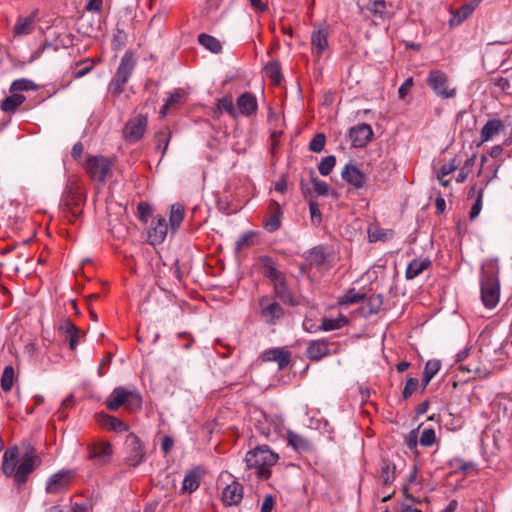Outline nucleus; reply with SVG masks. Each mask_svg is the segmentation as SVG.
<instances>
[{
    "label": "nucleus",
    "mask_w": 512,
    "mask_h": 512,
    "mask_svg": "<svg viewBox=\"0 0 512 512\" xmlns=\"http://www.w3.org/2000/svg\"><path fill=\"white\" fill-rule=\"evenodd\" d=\"M500 267L497 259H487L481 266V301L488 309L497 306L500 299Z\"/></svg>",
    "instance_id": "1"
},
{
    "label": "nucleus",
    "mask_w": 512,
    "mask_h": 512,
    "mask_svg": "<svg viewBox=\"0 0 512 512\" xmlns=\"http://www.w3.org/2000/svg\"><path fill=\"white\" fill-rule=\"evenodd\" d=\"M85 201V194L77 181H69L62 194L60 208L70 223L82 215Z\"/></svg>",
    "instance_id": "2"
},
{
    "label": "nucleus",
    "mask_w": 512,
    "mask_h": 512,
    "mask_svg": "<svg viewBox=\"0 0 512 512\" xmlns=\"http://www.w3.org/2000/svg\"><path fill=\"white\" fill-rule=\"evenodd\" d=\"M279 457L267 445L257 446L247 452L245 457L248 469H255L260 479H268L271 475L270 468L275 465Z\"/></svg>",
    "instance_id": "3"
},
{
    "label": "nucleus",
    "mask_w": 512,
    "mask_h": 512,
    "mask_svg": "<svg viewBox=\"0 0 512 512\" xmlns=\"http://www.w3.org/2000/svg\"><path fill=\"white\" fill-rule=\"evenodd\" d=\"M123 406L128 412H137L142 408V396L137 389H128L119 386L113 389L106 399V407L110 411H117Z\"/></svg>",
    "instance_id": "4"
},
{
    "label": "nucleus",
    "mask_w": 512,
    "mask_h": 512,
    "mask_svg": "<svg viewBox=\"0 0 512 512\" xmlns=\"http://www.w3.org/2000/svg\"><path fill=\"white\" fill-rule=\"evenodd\" d=\"M134 58L130 53H125L121 58L117 71L109 83L108 91L113 96H119L124 85L128 82L134 69Z\"/></svg>",
    "instance_id": "5"
},
{
    "label": "nucleus",
    "mask_w": 512,
    "mask_h": 512,
    "mask_svg": "<svg viewBox=\"0 0 512 512\" xmlns=\"http://www.w3.org/2000/svg\"><path fill=\"white\" fill-rule=\"evenodd\" d=\"M427 84L442 99L454 98L457 94L455 87H449V78L441 70H431L427 77Z\"/></svg>",
    "instance_id": "6"
},
{
    "label": "nucleus",
    "mask_w": 512,
    "mask_h": 512,
    "mask_svg": "<svg viewBox=\"0 0 512 512\" xmlns=\"http://www.w3.org/2000/svg\"><path fill=\"white\" fill-rule=\"evenodd\" d=\"M148 119L144 114H136L128 119L122 130V136L128 143L138 142L145 134Z\"/></svg>",
    "instance_id": "7"
},
{
    "label": "nucleus",
    "mask_w": 512,
    "mask_h": 512,
    "mask_svg": "<svg viewBox=\"0 0 512 512\" xmlns=\"http://www.w3.org/2000/svg\"><path fill=\"white\" fill-rule=\"evenodd\" d=\"M112 163L104 156H88L85 169L92 180L105 183L111 171Z\"/></svg>",
    "instance_id": "8"
},
{
    "label": "nucleus",
    "mask_w": 512,
    "mask_h": 512,
    "mask_svg": "<svg viewBox=\"0 0 512 512\" xmlns=\"http://www.w3.org/2000/svg\"><path fill=\"white\" fill-rule=\"evenodd\" d=\"M258 304L260 316L269 325H275L284 315L282 306L270 296H261Z\"/></svg>",
    "instance_id": "9"
},
{
    "label": "nucleus",
    "mask_w": 512,
    "mask_h": 512,
    "mask_svg": "<svg viewBox=\"0 0 512 512\" xmlns=\"http://www.w3.org/2000/svg\"><path fill=\"white\" fill-rule=\"evenodd\" d=\"M127 455L125 463L131 467H137L145 461V447L140 438L130 433L125 441Z\"/></svg>",
    "instance_id": "10"
},
{
    "label": "nucleus",
    "mask_w": 512,
    "mask_h": 512,
    "mask_svg": "<svg viewBox=\"0 0 512 512\" xmlns=\"http://www.w3.org/2000/svg\"><path fill=\"white\" fill-rule=\"evenodd\" d=\"M88 457L98 465H105L110 462L114 450L110 442L99 440L88 446Z\"/></svg>",
    "instance_id": "11"
},
{
    "label": "nucleus",
    "mask_w": 512,
    "mask_h": 512,
    "mask_svg": "<svg viewBox=\"0 0 512 512\" xmlns=\"http://www.w3.org/2000/svg\"><path fill=\"white\" fill-rule=\"evenodd\" d=\"M373 137V130L369 124L361 123L349 130V139L355 148L366 146Z\"/></svg>",
    "instance_id": "12"
},
{
    "label": "nucleus",
    "mask_w": 512,
    "mask_h": 512,
    "mask_svg": "<svg viewBox=\"0 0 512 512\" xmlns=\"http://www.w3.org/2000/svg\"><path fill=\"white\" fill-rule=\"evenodd\" d=\"M328 35L327 26H319L311 33V52L317 58H320L329 47Z\"/></svg>",
    "instance_id": "13"
},
{
    "label": "nucleus",
    "mask_w": 512,
    "mask_h": 512,
    "mask_svg": "<svg viewBox=\"0 0 512 512\" xmlns=\"http://www.w3.org/2000/svg\"><path fill=\"white\" fill-rule=\"evenodd\" d=\"M168 233V225L164 217H155L148 229V242L152 245H158L164 242Z\"/></svg>",
    "instance_id": "14"
},
{
    "label": "nucleus",
    "mask_w": 512,
    "mask_h": 512,
    "mask_svg": "<svg viewBox=\"0 0 512 512\" xmlns=\"http://www.w3.org/2000/svg\"><path fill=\"white\" fill-rule=\"evenodd\" d=\"M330 355V343L326 339L311 340L306 348V356L311 361H320Z\"/></svg>",
    "instance_id": "15"
},
{
    "label": "nucleus",
    "mask_w": 512,
    "mask_h": 512,
    "mask_svg": "<svg viewBox=\"0 0 512 512\" xmlns=\"http://www.w3.org/2000/svg\"><path fill=\"white\" fill-rule=\"evenodd\" d=\"M341 177L356 189L362 188L366 182L365 174L356 165L351 163L343 167Z\"/></svg>",
    "instance_id": "16"
},
{
    "label": "nucleus",
    "mask_w": 512,
    "mask_h": 512,
    "mask_svg": "<svg viewBox=\"0 0 512 512\" xmlns=\"http://www.w3.org/2000/svg\"><path fill=\"white\" fill-rule=\"evenodd\" d=\"M262 359L265 362H276L279 370L285 369L291 360V352L281 348H273L264 351Z\"/></svg>",
    "instance_id": "17"
},
{
    "label": "nucleus",
    "mask_w": 512,
    "mask_h": 512,
    "mask_svg": "<svg viewBox=\"0 0 512 512\" xmlns=\"http://www.w3.org/2000/svg\"><path fill=\"white\" fill-rule=\"evenodd\" d=\"M505 125L501 119L492 118L489 119L481 129L480 136L481 140L477 144V147H480L485 142L492 140L496 135H498L501 131H503Z\"/></svg>",
    "instance_id": "18"
},
{
    "label": "nucleus",
    "mask_w": 512,
    "mask_h": 512,
    "mask_svg": "<svg viewBox=\"0 0 512 512\" xmlns=\"http://www.w3.org/2000/svg\"><path fill=\"white\" fill-rule=\"evenodd\" d=\"M243 499V486L237 481L227 485L222 492V502L226 506L238 505Z\"/></svg>",
    "instance_id": "19"
},
{
    "label": "nucleus",
    "mask_w": 512,
    "mask_h": 512,
    "mask_svg": "<svg viewBox=\"0 0 512 512\" xmlns=\"http://www.w3.org/2000/svg\"><path fill=\"white\" fill-rule=\"evenodd\" d=\"M59 331L65 335L66 340L69 342V348L75 350L79 342L80 330L78 327L68 318H63L59 322Z\"/></svg>",
    "instance_id": "20"
},
{
    "label": "nucleus",
    "mask_w": 512,
    "mask_h": 512,
    "mask_svg": "<svg viewBox=\"0 0 512 512\" xmlns=\"http://www.w3.org/2000/svg\"><path fill=\"white\" fill-rule=\"evenodd\" d=\"M257 108V99L252 93L245 92L238 97L236 107L238 115L251 116L256 112Z\"/></svg>",
    "instance_id": "21"
},
{
    "label": "nucleus",
    "mask_w": 512,
    "mask_h": 512,
    "mask_svg": "<svg viewBox=\"0 0 512 512\" xmlns=\"http://www.w3.org/2000/svg\"><path fill=\"white\" fill-rule=\"evenodd\" d=\"M282 209L280 205L273 201L270 205V213L263 222V227L266 231L273 233L281 227Z\"/></svg>",
    "instance_id": "22"
},
{
    "label": "nucleus",
    "mask_w": 512,
    "mask_h": 512,
    "mask_svg": "<svg viewBox=\"0 0 512 512\" xmlns=\"http://www.w3.org/2000/svg\"><path fill=\"white\" fill-rule=\"evenodd\" d=\"M272 284L275 296L277 298H279L283 303H288L290 305L295 304L293 293L287 286L284 274L279 278L275 279L274 281H272Z\"/></svg>",
    "instance_id": "23"
},
{
    "label": "nucleus",
    "mask_w": 512,
    "mask_h": 512,
    "mask_svg": "<svg viewBox=\"0 0 512 512\" xmlns=\"http://www.w3.org/2000/svg\"><path fill=\"white\" fill-rule=\"evenodd\" d=\"M35 28V15L23 17L19 16L16 24L13 27V34L15 37H21L31 34Z\"/></svg>",
    "instance_id": "24"
},
{
    "label": "nucleus",
    "mask_w": 512,
    "mask_h": 512,
    "mask_svg": "<svg viewBox=\"0 0 512 512\" xmlns=\"http://www.w3.org/2000/svg\"><path fill=\"white\" fill-rule=\"evenodd\" d=\"M35 468V459L32 456L25 457L22 462L17 466L14 473V480L18 484H24L27 481L28 475Z\"/></svg>",
    "instance_id": "25"
},
{
    "label": "nucleus",
    "mask_w": 512,
    "mask_h": 512,
    "mask_svg": "<svg viewBox=\"0 0 512 512\" xmlns=\"http://www.w3.org/2000/svg\"><path fill=\"white\" fill-rule=\"evenodd\" d=\"M18 455L19 452L17 447L10 448L4 452L2 471L7 477H14V473L17 469L16 460Z\"/></svg>",
    "instance_id": "26"
},
{
    "label": "nucleus",
    "mask_w": 512,
    "mask_h": 512,
    "mask_svg": "<svg viewBox=\"0 0 512 512\" xmlns=\"http://www.w3.org/2000/svg\"><path fill=\"white\" fill-rule=\"evenodd\" d=\"M99 422L106 429H108L110 431L117 432V433H122V432H126L129 430L128 424H126L119 418L108 415V414H100Z\"/></svg>",
    "instance_id": "27"
},
{
    "label": "nucleus",
    "mask_w": 512,
    "mask_h": 512,
    "mask_svg": "<svg viewBox=\"0 0 512 512\" xmlns=\"http://www.w3.org/2000/svg\"><path fill=\"white\" fill-rule=\"evenodd\" d=\"M430 265L431 260L429 258L413 259L406 268L405 276L408 280L414 279Z\"/></svg>",
    "instance_id": "28"
},
{
    "label": "nucleus",
    "mask_w": 512,
    "mask_h": 512,
    "mask_svg": "<svg viewBox=\"0 0 512 512\" xmlns=\"http://www.w3.org/2000/svg\"><path fill=\"white\" fill-rule=\"evenodd\" d=\"M383 305V297L380 294H374L368 297L364 305L361 307V315L369 317L377 314Z\"/></svg>",
    "instance_id": "29"
},
{
    "label": "nucleus",
    "mask_w": 512,
    "mask_h": 512,
    "mask_svg": "<svg viewBox=\"0 0 512 512\" xmlns=\"http://www.w3.org/2000/svg\"><path fill=\"white\" fill-rule=\"evenodd\" d=\"M201 482L200 470L198 468L190 470L183 479L181 493L196 491Z\"/></svg>",
    "instance_id": "30"
},
{
    "label": "nucleus",
    "mask_w": 512,
    "mask_h": 512,
    "mask_svg": "<svg viewBox=\"0 0 512 512\" xmlns=\"http://www.w3.org/2000/svg\"><path fill=\"white\" fill-rule=\"evenodd\" d=\"M64 472L53 474L46 482V491L51 494H57L63 490L67 484Z\"/></svg>",
    "instance_id": "31"
},
{
    "label": "nucleus",
    "mask_w": 512,
    "mask_h": 512,
    "mask_svg": "<svg viewBox=\"0 0 512 512\" xmlns=\"http://www.w3.org/2000/svg\"><path fill=\"white\" fill-rule=\"evenodd\" d=\"M260 263L263 268V275L271 282L284 274L276 268L275 262L270 256H261Z\"/></svg>",
    "instance_id": "32"
},
{
    "label": "nucleus",
    "mask_w": 512,
    "mask_h": 512,
    "mask_svg": "<svg viewBox=\"0 0 512 512\" xmlns=\"http://www.w3.org/2000/svg\"><path fill=\"white\" fill-rule=\"evenodd\" d=\"M396 466L391 461L384 459L380 464V480L384 485H391L395 480Z\"/></svg>",
    "instance_id": "33"
},
{
    "label": "nucleus",
    "mask_w": 512,
    "mask_h": 512,
    "mask_svg": "<svg viewBox=\"0 0 512 512\" xmlns=\"http://www.w3.org/2000/svg\"><path fill=\"white\" fill-rule=\"evenodd\" d=\"M185 216L184 206L180 203H174L170 207L169 222L172 231L177 230Z\"/></svg>",
    "instance_id": "34"
},
{
    "label": "nucleus",
    "mask_w": 512,
    "mask_h": 512,
    "mask_svg": "<svg viewBox=\"0 0 512 512\" xmlns=\"http://www.w3.org/2000/svg\"><path fill=\"white\" fill-rule=\"evenodd\" d=\"M222 111H225L233 118L238 117V110L236 109L231 96H224L218 100L214 113L220 115Z\"/></svg>",
    "instance_id": "35"
},
{
    "label": "nucleus",
    "mask_w": 512,
    "mask_h": 512,
    "mask_svg": "<svg viewBox=\"0 0 512 512\" xmlns=\"http://www.w3.org/2000/svg\"><path fill=\"white\" fill-rule=\"evenodd\" d=\"M348 323L346 316L340 314L336 318H323L319 330L333 331L344 327Z\"/></svg>",
    "instance_id": "36"
},
{
    "label": "nucleus",
    "mask_w": 512,
    "mask_h": 512,
    "mask_svg": "<svg viewBox=\"0 0 512 512\" xmlns=\"http://www.w3.org/2000/svg\"><path fill=\"white\" fill-rule=\"evenodd\" d=\"M287 442L297 451H305L310 448V443L306 438L291 430L287 431Z\"/></svg>",
    "instance_id": "37"
},
{
    "label": "nucleus",
    "mask_w": 512,
    "mask_h": 512,
    "mask_svg": "<svg viewBox=\"0 0 512 512\" xmlns=\"http://www.w3.org/2000/svg\"><path fill=\"white\" fill-rule=\"evenodd\" d=\"M25 96L22 94L14 93L1 102V109L6 113L14 112L25 101Z\"/></svg>",
    "instance_id": "38"
},
{
    "label": "nucleus",
    "mask_w": 512,
    "mask_h": 512,
    "mask_svg": "<svg viewBox=\"0 0 512 512\" xmlns=\"http://www.w3.org/2000/svg\"><path fill=\"white\" fill-rule=\"evenodd\" d=\"M441 368V362L437 359L427 361L423 373V386L424 388L429 384L431 379L438 373Z\"/></svg>",
    "instance_id": "39"
},
{
    "label": "nucleus",
    "mask_w": 512,
    "mask_h": 512,
    "mask_svg": "<svg viewBox=\"0 0 512 512\" xmlns=\"http://www.w3.org/2000/svg\"><path fill=\"white\" fill-rule=\"evenodd\" d=\"M199 43L212 53H219L222 49L220 41L208 34L202 33L198 36Z\"/></svg>",
    "instance_id": "40"
},
{
    "label": "nucleus",
    "mask_w": 512,
    "mask_h": 512,
    "mask_svg": "<svg viewBox=\"0 0 512 512\" xmlns=\"http://www.w3.org/2000/svg\"><path fill=\"white\" fill-rule=\"evenodd\" d=\"M264 71H265V75L269 79H271V81L274 84L278 85L281 83V80H282L281 66L278 62H276V61L269 62L265 66Z\"/></svg>",
    "instance_id": "41"
},
{
    "label": "nucleus",
    "mask_w": 512,
    "mask_h": 512,
    "mask_svg": "<svg viewBox=\"0 0 512 512\" xmlns=\"http://www.w3.org/2000/svg\"><path fill=\"white\" fill-rule=\"evenodd\" d=\"M473 12V7L468 4H463L460 8H458L453 17L450 19V25L455 26L461 24L465 21Z\"/></svg>",
    "instance_id": "42"
},
{
    "label": "nucleus",
    "mask_w": 512,
    "mask_h": 512,
    "mask_svg": "<svg viewBox=\"0 0 512 512\" xmlns=\"http://www.w3.org/2000/svg\"><path fill=\"white\" fill-rule=\"evenodd\" d=\"M307 259L311 265H323L326 261V254L324 249L322 247L312 248L308 253Z\"/></svg>",
    "instance_id": "43"
},
{
    "label": "nucleus",
    "mask_w": 512,
    "mask_h": 512,
    "mask_svg": "<svg viewBox=\"0 0 512 512\" xmlns=\"http://www.w3.org/2000/svg\"><path fill=\"white\" fill-rule=\"evenodd\" d=\"M451 465L463 474H468L470 471L476 469V463L472 461H465L460 457H455L451 460Z\"/></svg>",
    "instance_id": "44"
},
{
    "label": "nucleus",
    "mask_w": 512,
    "mask_h": 512,
    "mask_svg": "<svg viewBox=\"0 0 512 512\" xmlns=\"http://www.w3.org/2000/svg\"><path fill=\"white\" fill-rule=\"evenodd\" d=\"M14 369L12 366H6L3 370L0 384L3 391L8 392L13 386Z\"/></svg>",
    "instance_id": "45"
},
{
    "label": "nucleus",
    "mask_w": 512,
    "mask_h": 512,
    "mask_svg": "<svg viewBox=\"0 0 512 512\" xmlns=\"http://www.w3.org/2000/svg\"><path fill=\"white\" fill-rule=\"evenodd\" d=\"M37 89V85L26 78L17 79L12 82L10 91L16 92V91H30Z\"/></svg>",
    "instance_id": "46"
},
{
    "label": "nucleus",
    "mask_w": 512,
    "mask_h": 512,
    "mask_svg": "<svg viewBox=\"0 0 512 512\" xmlns=\"http://www.w3.org/2000/svg\"><path fill=\"white\" fill-rule=\"evenodd\" d=\"M336 164V158L335 156L333 155H329V156H326L324 157L319 165H318V170H319V173L323 176H327L330 174V172L333 170L334 166Z\"/></svg>",
    "instance_id": "47"
},
{
    "label": "nucleus",
    "mask_w": 512,
    "mask_h": 512,
    "mask_svg": "<svg viewBox=\"0 0 512 512\" xmlns=\"http://www.w3.org/2000/svg\"><path fill=\"white\" fill-rule=\"evenodd\" d=\"M152 212L153 210L151 205L146 202H140L137 206L138 219L143 223L148 222V220L152 216Z\"/></svg>",
    "instance_id": "48"
},
{
    "label": "nucleus",
    "mask_w": 512,
    "mask_h": 512,
    "mask_svg": "<svg viewBox=\"0 0 512 512\" xmlns=\"http://www.w3.org/2000/svg\"><path fill=\"white\" fill-rule=\"evenodd\" d=\"M127 42V34L123 29L117 28L112 39V47L114 50L122 49Z\"/></svg>",
    "instance_id": "49"
},
{
    "label": "nucleus",
    "mask_w": 512,
    "mask_h": 512,
    "mask_svg": "<svg viewBox=\"0 0 512 512\" xmlns=\"http://www.w3.org/2000/svg\"><path fill=\"white\" fill-rule=\"evenodd\" d=\"M325 143H326L325 135L322 133H318L310 141L309 149L312 152L320 153L324 149Z\"/></svg>",
    "instance_id": "50"
},
{
    "label": "nucleus",
    "mask_w": 512,
    "mask_h": 512,
    "mask_svg": "<svg viewBox=\"0 0 512 512\" xmlns=\"http://www.w3.org/2000/svg\"><path fill=\"white\" fill-rule=\"evenodd\" d=\"M170 137L171 133L168 129H163L156 134L157 147L159 149L162 147V154H164L168 148Z\"/></svg>",
    "instance_id": "51"
},
{
    "label": "nucleus",
    "mask_w": 512,
    "mask_h": 512,
    "mask_svg": "<svg viewBox=\"0 0 512 512\" xmlns=\"http://www.w3.org/2000/svg\"><path fill=\"white\" fill-rule=\"evenodd\" d=\"M436 441L435 431L431 428L424 429L421 433L419 443L422 446L429 447L432 446Z\"/></svg>",
    "instance_id": "52"
},
{
    "label": "nucleus",
    "mask_w": 512,
    "mask_h": 512,
    "mask_svg": "<svg viewBox=\"0 0 512 512\" xmlns=\"http://www.w3.org/2000/svg\"><path fill=\"white\" fill-rule=\"evenodd\" d=\"M458 168V163L455 158L451 159L449 162L443 164L437 172L438 179L444 178L445 176L451 174Z\"/></svg>",
    "instance_id": "53"
},
{
    "label": "nucleus",
    "mask_w": 512,
    "mask_h": 512,
    "mask_svg": "<svg viewBox=\"0 0 512 512\" xmlns=\"http://www.w3.org/2000/svg\"><path fill=\"white\" fill-rule=\"evenodd\" d=\"M364 299V294L355 290L348 291L341 299L340 303L344 305L355 304Z\"/></svg>",
    "instance_id": "54"
},
{
    "label": "nucleus",
    "mask_w": 512,
    "mask_h": 512,
    "mask_svg": "<svg viewBox=\"0 0 512 512\" xmlns=\"http://www.w3.org/2000/svg\"><path fill=\"white\" fill-rule=\"evenodd\" d=\"M84 63H90V64H88L87 66L83 67L82 69H80L78 71L73 72V78L74 79L82 78V77H84L85 75H87L88 73H90L94 69L93 62L89 58H87L85 60H82V61H78V62H76L75 65L76 66H80V65H82Z\"/></svg>",
    "instance_id": "55"
},
{
    "label": "nucleus",
    "mask_w": 512,
    "mask_h": 512,
    "mask_svg": "<svg viewBox=\"0 0 512 512\" xmlns=\"http://www.w3.org/2000/svg\"><path fill=\"white\" fill-rule=\"evenodd\" d=\"M483 194H484L483 189L482 188L479 189L477 192V197H476L475 203L472 206L470 213H469V217L471 220H474L481 212Z\"/></svg>",
    "instance_id": "56"
},
{
    "label": "nucleus",
    "mask_w": 512,
    "mask_h": 512,
    "mask_svg": "<svg viewBox=\"0 0 512 512\" xmlns=\"http://www.w3.org/2000/svg\"><path fill=\"white\" fill-rule=\"evenodd\" d=\"M181 99V95L180 93L178 92H174L172 93L168 99L166 100L165 104L163 105V107L161 108V115L162 116H165L168 112V110L172 107H174L176 104H178V102L180 101Z\"/></svg>",
    "instance_id": "57"
},
{
    "label": "nucleus",
    "mask_w": 512,
    "mask_h": 512,
    "mask_svg": "<svg viewBox=\"0 0 512 512\" xmlns=\"http://www.w3.org/2000/svg\"><path fill=\"white\" fill-rule=\"evenodd\" d=\"M369 10L375 15L383 16L386 13V2L384 0H371Z\"/></svg>",
    "instance_id": "58"
},
{
    "label": "nucleus",
    "mask_w": 512,
    "mask_h": 512,
    "mask_svg": "<svg viewBox=\"0 0 512 512\" xmlns=\"http://www.w3.org/2000/svg\"><path fill=\"white\" fill-rule=\"evenodd\" d=\"M255 236V233L252 231L245 232L240 236V238L236 241V249L241 250L247 246L252 244V239Z\"/></svg>",
    "instance_id": "59"
},
{
    "label": "nucleus",
    "mask_w": 512,
    "mask_h": 512,
    "mask_svg": "<svg viewBox=\"0 0 512 512\" xmlns=\"http://www.w3.org/2000/svg\"><path fill=\"white\" fill-rule=\"evenodd\" d=\"M309 211H310L312 223L315 225H319L321 223L322 216H321V212H320L318 203L315 201H310Z\"/></svg>",
    "instance_id": "60"
},
{
    "label": "nucleus",
    "mask_w": 512,
    "mask_h": 512,
    "mask_svg": "<svg viewBox=\"0 0 512 512\" xmlns=\"http://www.w3.org/2000/svg\"><path fill=\"white\" fill-rule=\"evenodd\" d=\"M417 386L418 379L412 377L408 378L402 392L403 398L408 399L415 392Z\"/></svg>",
    "instance_id": "61"
},
{
    "label": "nucleus",
    "mask_w": 512,
    "mask_h": 512,
    "mask_svg": "<svg viewBox=\"0 0 512 512\" xmlns=\"http://www.w3.org/2000/svg\"><path fill=\"white\" fill-rule=\"evenodd\" d=\"M312 183H313L314 190L318 195H327L328 194L329 185L326 182L315 178L312 180Z\"/></svg>",
    "instance_id": "62"
},
{
    "label": "nucleus",
    "mask_w": 512,
    "mask_h": 512,
    "mask_svg": "<svg viewBox=\"0 0 512 512\" xmlns=\"http://www.w3.org/2000/svg\"><path fill=\"white\" fill-rule=\"evenodd\" d=\"M412 86H413V79L411 77H409L402 83V85L398 89L399 98L404 99L406 97V95L409 93Z\"/></svg>",
    "instance_id": "63"
},
{
    "label": "nucleus",
    "mask_w": 512,
    "mask_h": 512,
    "mask_svg": "<svg viewBox=\"0 0 512 512\" xmlns=\"http://www.w3.org/2000/svg\"><path fill=\"white\" fill-rule=\"evenodd\" d=\"M275 500L271 494H267L264 497L263 503L261 505V512H272L274 507Z\"/></svg>",
    "instance_id": "64"
}]
</instances>
